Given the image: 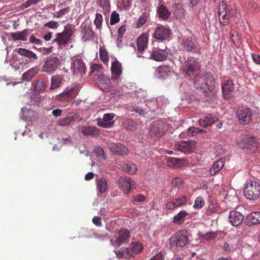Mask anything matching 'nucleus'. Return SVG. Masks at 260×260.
Wrapping results in <instances>:
<instances>
[{
	"mask_svg": "<svg viewBox=\"0 0 260 260\" xmlns=\"http://www.w3.org/2000/svg\"><path fill=\"white\" fill-rule=\"evenodd\" d=\"M194 86L197 89H200L206 93V100L209 102H214L216 99V93L213 91L215 87V80L211 73H207L204 76H194Z\"/></svg>",
	"mask_w": 260,
	"mask_h": 260,
	"instance_id": "f257e3e1",
	"label": "nucleus"
},
{
	"mask_svg": "<svg viewBox=\"0 0 260 260\" xmlns=\"http://www.w3.org/2000/svg\"><path fill=\"white\" fill-rule=\"evenodd\" d=\"M244 196L246 199L256 201L260 198V184L254 180H247L244 186Z\"/></svg>",
	"mask_w": 260,
	"mask_h": 260,
	"instance_id": "f03ea898",
	"label": "nucleus"
},
{
	"mask_svg": "<svg viewBox=\"0 0 260 260\" xmlns=\"http://www.w3.org/2000/svg\"><path fill=\"white\" fill-rule=\"evenodd\" d=\"M239 146L247 153H255L260 146V139L254 136H245L242 138Z\"/></svg>",
	"mask_w": 260,
	"mask_h": 260,
	"instance_id": "7ed1b4c3",
	"label": "nucleus"
},
{
	"mask_svg": "<svg viewBox=\"0 0 260 260\" xmlns=\"http://www.w3.org/2000/svg\"><path fill=\"white\" fill-rule=\"evenodd\" d=\"M181 69L186 76L193 77L199 73L201 67L196 58L193 57H189L182 64Z\"/></svg>",
	"mask_w": 260,
	"mask_h": 260,
	"instance_id": "20e7f679",
	"label": "nucleus"
},
{
	"mask_svg": "<svg viewBox=\"0 0 260 260\" xmlns=\"http://www.w3.org/2000/svg\"><path fill=\"white\" fill-rule=\"evenodd\" d=\"M188 233L185 231H179L174 234L169 241L170 246L171 248L183 247L188 242Z\"/></svg>",
	"mask_w": 260,
	"mask_h": 260,
	"instance_id": "39448f33",
	"label": "nucleus"
},
{
	"mask_svg": "<svg viewBox=\"0 0 260 260\" xmlns=\"http://www.w3.org/2000/svg\"><path fill=\"white\" fill-rule=\"evenodd\" d=\"M218 16L219 22L222 26H226L230 22L231 12L228 4L224 2H222L219 4Z\"/></svg>",
	"mask_w": 260,
	"mask_h": 260,
	"instance_id": "423d86ee",
	"label": "nucleus"
},
{
	"mask_svg": "<svg viewBox=\"0 0 260 260\" xmlns=\"http://www.w3.org/2000/svg\"><path fill=\"white\" fill-rule=\"evenodd\" d=\"M73 34V27L71 26L66 25L62 32L56 34V38L53 40V42L56 43L58 46H64L71 40Z\"/></svg>",
	"mask_w": 260,
	"mask_h": 260,
	"instance_id": "0eeeda50",
	"label": "nucleus"
},
{
	"mask_svg": "<svg viewBox=\"0 0 260 260\" xmlns=\"http://www.w3.org/2000/svg\"><path fill=\"white\" fill-rule=\"evenodd\" d=\"M60 64V59L57 56L51 55L47 58L42 66V71L52 74L56 71Z\"/></svg>",
	"mask_w": 260,
	"mask_h": 260,
	"instance_id": "6e6552de",
	"label": "nucleus"
},
{
	"mask_svg": "<svg viewBox=\"0 0 260 260\" xmlns=\"http://www.w3.org/2000/svg\"><path fill=\"white\" fill-rule=\"evenodd\" d=\"M171 32V30L168 27L159 25L155 29L152 37L159 41H163L169 38Z\"/></svg>",
	"mask_w": 260,
	"mask_h": 260,
	"instance_id": "1a4fd4ad",
	"label": "nucleus"
},
{
	"mask_svg": "<svg viewBox=\"0 0 260 260\" xmlns=\"http://www.w3.org/2000/svg\"><path fill=\"white\" fill-rule=\"evenodd\" d=\"M237 116L241 124H247L252 118V112L249 108H242L237 112Z\"/></svg>",
	"mask_w": 260,
	"mask_h": 260,
	"instance_id": "9d476101",
	"label": "nucleus"
},
{
	"mask_svg": "<svg viewBox=\"0 0 260 260\" xmlns=\"http://www.w3.org/2000/svg\"><path fill=\"white\" fill-rule=\"evenodd\" d=\"M79 91V87L77 84L69 86L59 94L60 99L61 100L74 99L77 95Z\"/></svg>",
	"mask_w": 260,
	"mask_h": 260,
	"instance_id": "9b49d317",
	"label": "nucleus"
},
{
	"mask_svg": "<svg viewBox=\"0 0 260 260\" xmlns=\"http://www.w3.org/2000/svg\"><path fill=\"white\" fill-rule=\"evenodd\" d=\"M176 150L184 153H190L195 149V142L193 141H182L175 144Z\"/></svg>",
	"mask_w": 260,
	"mask_h": 260,
	"instance_id": "f8f14e48",
	"label": "nucleus"
},
{
	"mask_svg": "<svg viewBox=\"0 0 260 260\" xmlns=\"http://www.w3.org/2000/svg\"><path fill=\"white\" fill-rule=\"evenodd\" d=\"M169 52L166 49H162L158 48H153L151 51L149 58L157 61L165 60L168 57Z\"/></svg>",
	"mask_w": 260,
	"mask_h": 260,
	"instance_id": "ddd939ff",
	"label": "nucleus"
},
{
	"mask_svg": "<svg viewBox=\"0 0 260 260\" xmlns=\"http://www.w3.org/2000/svg\"><path fill=\"white\" fill-rule=\"evenodd\" d=\"M183 46L186 51L200 53V49L193 37H187L183 42Z\"/></svg>",
	"mask_w": 260,
	"mask_h": 260,
	"instance_id": "4468645a",
	"label": "nucleus"
},
{
	"mask_svg": "<svg viewBox=\"0 0 260 260\" xmlns=\"http://www.w3.org/2000/svg\"><path fill=\"white\" fill-rule=\"evenodd\" d=\"M114 113H106L103 116V119H98L97 120V124L104 128H110L114 124V121L113 119L115 117Z\"/></svg>",
	"mask_w": 260,
	"mask_h": 260,
	"instance_id": "2eb2a0df",
	"label": "nucleus"
},
{
	"mask_svg": "<svg viewBox=\"0 0 260 260\" xmlns=\"http://www.w3.org/2000/svg\"><path fill=\"white\" fill-rule=\"evenodd\" d=\"M118 182L119 187L125 194L128 193L135 184L134 181L127 177H120L118 179Z\"/></svg>",
	"mask_w": 260,
	"mask_h": 260,
	"instance_id": "dca6fc26",
	"label": "nucleus"
},
{
	"mask_svg": "<svg viewBox=\"0 0 260 260\" xmlns=\"http://www.w3.org/2000/svg\"><path fill=\"white\" fill-rule=\"evenodd\" d=\"M244 219V216L238 211H232L230 213L229 222L234 226L240 225L243 221Z\"/></svg>",
	"mask_w": 260,
	"mask_h": 260,
	"instance_id": "f3484780",
	"label": "nucleus"
},
{
	"mask_svg": "<svg viewBox=\"0 0 260 260\" xmlns=\"http://www.w3.org/2000/svg\"><path fill=\"white\" fill-rule=\"evenodd\" d=\"M109 148L113 153L120 155H125L129 152L128 149L120 143H110Z\"/></svg>",
	"mask_w": 260,
	"mask_h": 260,
	"instance_id": "a211bd4d",
	"label": "nucleus"
},
{
	"mask_svg": "<svg viewBox=\"0 0 260 260\" xmlns=\"http://www.w3.org/2000/svg\"><path fill=\"white\" fill-rule=\"evenodd\" d=\"M186 203V198L182 196L180 198L173 199L167 203L166 208L167 209L173 210L177 207H181L185 205Z\"/></svg>",
	"mask_w": 260,
	"mask_h": 260,
	"instance_id": "6ab92c4d",
	"label": "nucleus"
},
{
	"mask_svg": "<svg viewBox=\"0 0 260 260\" xmlns=\"http://www.w3.org/2000/svg\"><path fill=\"white\" fill-rule=\"evenodd\" d=\"M234 89V84L233 81L231 79L226 80L222 85V90L224 98L225 99H230L233 95V91Z\"/></svg>",
	"mask_w": 260,
	"mask_h": 260,
	"instance_id": "aec40b11",
	"label": "nucleus"
},
{
	"mask_svg": "<svg viewBox=\"0 0 260 260\" xmlns=\"http://www.w3.org/2000/svg\"><path fill=\"white\" fill-rule=\"evenodd\" d=\"M111 79L115 80L117 79L122 74L121 64L117 60L112 62L111 67Z\"/></svg>",
	"mask_w": 260,
	"mask_h": 260,
	"instance_id": "412c9836",
	"label": "nucleus"
},
{
	"mask_svg": "<svg viewBox=\"0 0 260 260\" xmlns=\"http://www.w3.org/2000/svg\"><path fill=\"white\" fill-rule=\"evenodd\" d=\"M166 161L167 165L169 167L175 169L184 166L186 164V160L185 159L171 157H167Z\"/></svg>",
	"mask_w": 260,
	"mask_h": 260,
	"instance_id": "4be33fe9",
	"label": "nucleus"
},
{
	"mask_svg": "<svg viewBox=\"0 0 260 260\" xmlns=\"http://www.w3.org/2000/svg\"><path fill=\"white\" fill-rule=\"evenodd\" d=\"M156 14L158 18L163 20H168L171 14V12L162 4L159 5L157 7Z\"/></svg>",
	"mask_w": 260,
	"mask_h": 260,
	"instance_id": "5701e85b",
	"label": "nucleus"
},
{
	"mask_svg": "<svg viewBox=\"0 0 260 260\" xmlns=\"http://www.w3.org/2000/svg\"><path fill=\"white\" fill-rule=\"evenodd\" d=\"M148 41V37L145 33L142 34L138 37L137 46L139 52H141L147 48Z\"/></svg>",
	"mask_w": 260,
	"mask_h": 260,
	"instance_id": "b1692460",
	"label": "nucleus"
},
{
	"mask_svg": "<svg viewBox=\"0 0 260 260\" xmlns=\"http://www.w3.org/2000/svg\"><path fill=\"white\" fill-rule=\"evenodd\" d=\"M29 34L30 32L28 29H24L21 31L12 32L11 33L10 36L12 40L14 41H25L27 40V37Z\"/></svg>",
	"mask_w": 260,
	"mask_h": 260,
	"instance_id": "393cba45",
	"label": "nucleus"
},
{
	"mask_svg": "<svg viewBox=\"0 0 260 260\" xmlns=\"http://www.w3.org/2000/svg\"><path fill=\"white\" fill-rule=\"evenodd\" d=\"M247 225L260 224V212H253L249 214L245 220Z\"/></svg>",
	"mask_w": 260,
	"mask_h": 260,
	"instance_id": "a878e982",
	"label": "nucleus"
},
{
	"mask_svg": "<svg viewBox=\"0 0 260 260\" xmlns=\"http://www.w3.org/2000/svg\"><path fill=\"white\" fill-rule=\"evenodd\" d=\"M129 237L130 234L127 230L125 229H121L119 232L118 237L117 240L118 246L128 242Z\"/></svg>",
	"mask_w": 260,
	"mask_h": 260,
	"instance_id": "bb28decb",
	"label": "nucleus"
},
{
	"mask_svg": "<svg viewBox=\"0 0 260 260\" xmlns=\"http://www.w3.org/2000/svg\"><path fill=\"white\" fill-rule=\"evenodd\" d=\"M150 134L156 137L159 138L165 134V131L162 128L161 123H157L155 124H153L150 129Z\"/></svg>",
	"mask_w": 260,
	"mask_h": 260,
	"instance_id": "cd10ccee",
	"label": "nucleus"
},
{
	"mask_svg": "<svg viewBox=\"0 0 260 260\" xmlns=\"http://www.w3.org/2000/svg\"><path fill=\"white\" fill-rule=\"evenodd\" d=\"M17 53L21 56L27 57L31 61H35L38 59V56L36 54L25 48H20L18 49Z\"/></svg>",
	"mask_w": 260,
	"mask_h": 260,
	"instance_id": "c85d7f7f",
	"label": "nucleus"
},
{
	"mask_svg": "<svg viewBox=\"0 0 260 260\" xmlns=\"http://www.w3.org/2000/svg\"><path fill=\"white\" fill-rule=\"evenodd\" d=\"M73 71L74 74L84 73L85 66L81 59L74 60L73 63Z\"/></svg>",
	"mask_w": 260,
	"mask_h": 260,
	"instance_id": "c756f323",
	"label": "nucleus"
},
{
	"mask_svg": "<svg viewBox=\"0 0 260 260\" xmlns=\"http://www.w3.org/2000/svg\"><path fill=\"white\" fill-rule=\"evenodd\" d=\"M116 254L118 258L124 259H130L134 256L132 251L126 247H121L116 252Z\"/></svg>",
	"mask_w": 260,
	"mask_h": 260,
	"instance_id": "7c9ffc66",
	"label": "nucleus"
},
{
	"mask_svg": "<svg viewBox=\"0 0 260 260\" xmlns=\"http://www.w3.org/2000/svg\"><path fill=\"white\" fill-rule=\"evenodd\" d=\"M224 165V160L222 159H220L213 164V166L210 170V174L211 176L215 175L218 172H219L223 168Z\"/></svg>",
	"mask_w": 260,
	"mask_h": 260,
	"instance_id": "2f4dec72",
	"label": "nucleus"
},
{
	"mask_svg": "<svg viewBox=\"0 0 260 260\" xmlns=\"http://www.w3.org/2000/svg\"><path fill=\"white\" fill-rule=\"evenodd\" d=\"M216 120L217 118L216 117L212 115L211 114H209L207 115L204 119H200L199 122L201 126L207 127L212 124Z\"/></svg>",
	"mask_w": 260,
	"mask_h": 260,
	"instance_id": "473e14b6",
	"label": "nucleus"
},
{
	"mask_svg": "<svg viewBox=\"0 0 260 260\" xmlns=\"http://www.w3.org/2000/svg\"><path fill=\"white\" fill-rule=\"evenodd\" d=\"M225 199L226 202H236L238 200L237 192L234 189H230L225 192Z\"/></svg>",
	"mask_w": 260,
	"mask_h": 260,
	"instance_id": "72a5a7b5",
	"label": "nucleus"
},
{
	"mask_svg": "<svg viewBox=\"0 0 260 260\" xmlns=\"http://www.w3.org/2000/svg\"><path fill=\"white\" fill-rule=\"evenodd\" d=\"M82 133L85 136H97L100 134V131L94 126H88L84 127Z\"/></svg>",
	"mask_w": 260,
	"mask_h": 260,
	"instance_id": "f704fd0d",
	"label": "nucleus"
},
{
	"mask_svg": "<svg viewBox=\"0 0 260 260\" xmlns=\"http://www.w3.org/2000/svg\"><path fill=\"white\" fill-rule=\"evenodd\" d=\"M96 185L98 190L100 193L105 192L108 188V184L105 178H100L96 180Z\"/></svg>",
	"mask_w": 260,
	"mask_h": 260,
	"instance_id": "c9c22d12",
	"label": "nucleus"
},
{
	"mask_svg": "<svg viewBox=\"0 0 260 260\" xmlns=\"http://www.w3.org/2000/svg\"><path fill=\"white\" fill-rule=\"evenodd\" d=\"M47 87V84L45 81L42 80H37L34 86V92L38 94L43 92Z\"/></svg>",
	"mask_w": 260,
	"mask_h": 260,
	"instance_id": "e433bc0d",
	"label": "nucleus"
},
{
	"mask_svg": "<svg viewBox=\"0 0 260 260\" xmlns=\"http://www.w3.org/2000/svg\"><path fill=\"white\" fill-rule=\"evenodd\" d=\"M188 213L184 210L180 211L177 215L173 217V222L178 224H181L184 223L185 217Z\"/></svg>",
	"mask_w": 260,
	"mask_h": 260,
	"instance_id": "4c0bfd02",
	"label": "nucleus"
},
{
	"mask_svg": "<svg viewBox=\"0 0 260 260\" xmlns=\"http://www.w3.org/2000/svg\"><path fill=\"white\" fill-rule=\"evenodd\" d=\"M37 73V69L36 68H32L23 74L22 79L24 81H29Z\"/></svg>",
	"mask_w": 260,
	"mask_h": 260,
	"instance_id": "58836bf2",
	"label": "nucleus"
},
{
	"mask_svg": "<svg viewBox=\"0 0 260 260\" xmlns=\"http://www.w3.org/2000/svg\"><path fill=\"white\" fill-rule=\"evenodd\" d=\"M61 78L58 75L53 76L51 78L50 85L51 89H54L59 87L61 83Z\"/></svg>",
	"mask_w": 260,
	"mask_h": 260,
	"instance_id": "ea45409f",
	"label": "nucleus"
},
{
	"mask_svg": "<svg viewBox=\"0 0 260 260\" xmlns=\"http://www.w3.org/2000/svg\"><path fill=\"white\" fill-rule=\"evenodd\" d=\"M219 210V206L215 203L212 202L209 205L206 214L207 215H211L213 214L218 213Z\"/></svg>",
	"mask_w": 260,
	"mask_h": 260,
	"instance_id": "a19ab883",
	"label": "nucleus"
},
{
	"mask_svg": "<svg viewBox=\"0 0 260 260\" xmlns=\"http://www.w3.org/2000/svg\"><path fill=\"white\" fill-rule=\"evenodd\" d=\"M74 116H67L58 120L57 121V124L59 126L68 125L74 121Z\"/></svg>",
	"mask_w": 260,
	"mask_h": 260,
	"instance_id": "79ce46f5",
	"label": "nucleus"
},
{
	"mask_svg": "<svg viewBox=\"0 0 260 260\" xmlns=\"http://www.w3.org/2000/svg\"><path fill=\"white\" fill-rule=\"evenodd\" d=\"M130 248L132 252L135 253L140 252L143 249L142 244L139 242H132Z\"/></svg>",
	"mask_w": 260,
	"mask_h": 260,
	"instance_id": "37998d69",
	"label": "nucleus"
},
{
	"mask_svg": "<svg viewBox=\"0 0 260 260\" xmlns=\"http://www.w3.org/2000/svg\"><path fill=\"white\" fill-rule=\"evenodd\" d=\"M99 54L101 60L104 63H107L109 60V57L106 49L104 47H101L99 49Z\"/></svg>",
	"mask_w": 260,
	"mask_h": 260,
	"instance_id": "c03bdc74",
	"label": "nucleus"
},
{
	"mask_svg": "<svg viewBox=\"0 0 260 260\" xmlns=\"http://www.w3.org/2000/svg\"><path fill=\"white\" fill-rule=\"evenodd\" d=\"M174 13L177 17L182 18L185 16V10L183 8L181 5L177 4L175 5V10Z\"/></svg>",
	"mask_w": 260,
	"mask_h": 260,
	"instance_id": "a18cd8bd",
	"label": "nucleus"
},
{
	"mask_svg": "<svg viewBox=\"0 0 260 260\" xmlns=\"http://www.w3.org/2000/svg\"><path fill=\"white\" fill-rule=\"evenodd\" d=\"M171 68L169 66H162L158 68L157 72L161 77L165 78L168 76V74L171 72Z\"/></svg>",
	"mask_w": 260,
	"mask_h": 260,
	"instance_id": "49530a36",
	"label": "nucleus"
},
{
	"mask_svg": "<svg viewBox=\"0 0 260 260\" xmlns=\"http://www.w3.org/2000/svg\"><path fill=\"white\" fill-rule=\"evenodd\" d=\"M205 205V201L203 197L197 198L194 201L193 207L196 209H201Z\"/></svg>",
	"mask_w": 260,
	"mask_h": 260,
	"instance_id": "de8ad7c7",
	"label": "nucleus"
},
{
	"mask_svg": "<svg viewBox=\"0 0 260 260\" xmlns=\"http://www.w3.org/2000/svg\"><path fill=\"white\" fill-rule=\"evenodd\" d=\"M125 126L126 129L134 131L137 128V123L134 121L129 119L126 121Z\"/></svg>",
	"mask_w": 260,
	"mask_h": 260,
	"instance_id": "09e8293b",
	"label": "nucleus"
},
{
	"mask_svg": "<svg viewBox=\"0 0 260 260\" xmlns=\"http://www.w3.org/2000/svg\"><path fill=\"white\" fill-rule=\"evenodd\" d=\"M103 22V17L101 14L97 13L95 16V18L94 20V24L97 28H101Z\"/></svg>",
	"mask_w": 260,
	"mask_h": 260,
	"instance_id": "8fccbe9b",
	"label": "nucleus"
},
{
	"mask_svg": "<svg viewBox=\"0 0 260 260\" xmlns=\"http://www.w3.org/2000/svg\"><path fill=\"white\" fill-rule=\"evenodd\" d=\"M147 19V16L146 13H143L142 15L140 17L137 23V27H142L146 22Z\"/></svg>",
	"mask_w": 260,
	"mask_h": 260,
	"instance_id": "3c124183",
	"label": "nucleus"
},
{
	"mask_svg": "<svg viewBox=\"0 0 260 260\" xmlns=\"http://www.w3.org/2000/svg\"><path fill=\"white\" fill-rule=\"evenodd\" d=\"M218 235V233L215 232H209L207 233L206 234L203 235V237L207 240H211L215 239Z\"/></svg>",
	"mask_w": 260,
	"mask_h": 260,
	"instance_id": "603ef678",
	"label": "nucleus"
},
{
	"mask_svg": "<svg viewBox=\"0 0 260 260\" xmlns=\"http://www.w3.org/2000/svg\"><path fill=\"white\" fill-rule=\"evenodd\" d=\"M119 21V15L116 12H113L110 18V24L114 25Z\"/></svg>",
	"mask_w": 260,
	"mask_h": 260,
	"instance_id": "864d4df0",
	"label": "nucleus"
},
{
	"mask_svg": "<svg viewBox=\"0 0 260 260\" xmlns=\"http://www.w3.org/2000/svg\"><path fill=\"white\" fill-rule=\"evenodd\" d=\"M69 11H70L69 7L65 8L63 9L60 10L58 12H56L54 14V16L55 17H57V18H60L62 16L68 13L69 12Z\"/></svg>",
	"mask_w": 260,
	"mask_h": 260,
	"instance_id": "5fc2aeb1",
	"label": "nucleus"
},
{
	"mask_svg": "<svg viewBox=\"0 0 260 260\" xmlns=\"http://www.w3.org/2000/svg\"><path fill=\"white\" fill-rule=\"evenodd\" d=\"M125 170L128 174H134L136 172L137 169L134 164H127L126 166Z\"/></svg>",
	"mask_w": 260,
	"mask_h": 260,
	"instance_id": "6e6d98bb",
	"label": "nucleus"
},
{
	"mask_svg": "<svg viewBox=\"0 0 260 260\" xmlns=\"http://www.w3.org/2000/svg\"><path fill=\"white\" fill-rule=\"evenodd\" d=\"M248 9L251 12H256L258 10L257 4L253 1L248 3Z\"/></svg>",
	"mask_w": 260,
	"mask_h": 260,
	"instance_id": "4d7b16f0",
	"label": "nucleus"
},
{
	"mask_svg": "<svg viewBox=\"0 0 260 260\" xmlns=\"http://www.w3.org/2000/svg\"><path fill=\"white\" fill-rule=\"evenodd\" d=\"M38 3V2L37 0H27L25 3L22 4L20 8L21 9H24L25 8L29 7L32 5L36 4Z\"/></svg>",
	"mask_w": 260,
	"mask_h": 260,
	"instance_id": "13d9d810",
	"label": "nucleus"
},
{
	"mask_svg": "<svg viewBox=\"0 0 260 260\" xmlns=\"http://www.w3.org/2000/svg\"><path fill=\"white\" fill-rule=\"evenodd\" d=\"M183 184V180L179 177L175 178L172 181V185L176 187H180Z\"/></svg>",
	"mask_w": 260,
	"mask_h": 260,
	"instance_id": "bf43d9fd",
	"label": "nucleus"
},
{
	"mask_svg": "<svg viewBox=\"0 0 260 260\" xmlns=\"http://www.w3.org/2000/svg\"><path fill=\"white\" fill-rule=\"evenodd\" d=\"M44 26L50 28H56L59 26V24L56 21H51L45 23Z\"/></svg>",
	"mask_w": 260,
	"mask_h": 260,
	"instance_id": "052dcab7",
	"label": "nucleus"
},
{
	"mask_svg": "<svg viewBox=\"0 0 260 260\" xmlns=\"http://www.w3.org/2000/svg\"><path fill=\"white\" fill-rule=\"evenodd\" d=\"M95 153L98 156H101L104 159L106 158V156L102 148L98 147L95 149Z\"/></svg>",
	"mask_w": 260,
	"mask_h": 260,
	"instance_id": "680f3d73",
	"label": "nucleus"
},
{
	"mask_svg": "<svg viewBox=\"0 0 260 260\" xmlns=\"http://www.w3.org/2000/svg\"><path fill=\"white\" fill-rule=\"evenodd\" d=\"M29 41L30 43L32 44H35L38 45H40L42 44V41L37 39L34 35H31L29 37Z\"/></svg>",
	"mask_w": 260,
	"mask_h": 260,
	"instance_id": "e2e57ef3",
	"label": "nucleus"
},
{
	"mask_svg": "<svg viewBox=\"0 0 260 260\" xmlns=\"http://www.w3.org/2000/svg\"><path fill=\"white\" fill-rule=\"evenodd\" d=\"M92 222L98 226H101L102 225L101 218L99 216L93 217L92 218Z\"/></svg>",
	"mask_w": 260,
	"mask_h": 260,
	"instance_id": "0e129e2a",
	"label": "nucleus"
},
{
	"mask_svg": "<svg viewBox=\"0 0 260 260\" xmlns=\"http://www.w3.org/2000/svg\"><path fill=\"white\" fill-rule=\"evenodd\" d=\"M35 48L40 52H43L44 54H49L52 52V47H50V48L42 47V48H37L36 47H35Z\"/></svg>",
	"mask_w": 260,
	"mask_h": 260,
	"instance_id": "69168bd1",
	"label": "nucleus"
},
{
	"mask_svg": "<svg viewBox=\"0 0 260 260\" xmlns=\"http://www.w3.org/2000/svg\"><path fill=\"white\" fill-rule=\"evenodd\" d=\"M196 130H198V127H189L187 129V135L188 136H193L194 135H196L197 134Z\"/></svg>",
	"mask_w": 260,
	"mask_h": 260,
	"instance_id": "338daca9",
	"label": "nucleus"
},
{
	"mask_svg": "<svg viewBox=\"0 0 260 260\" xmlns=\"http://www.w3.org/2000/svg\"><path fill=\"white\" fill-rule=\"evenodd\" d=\"M251 55L254 62L257 64H260V55L256 53H252Z\"/></svg>",
	"mask_w": 260,
	"mask_h": 260,
	"instance_id": "774afa93",
	"label": "nucleus"
}]
</instances>
